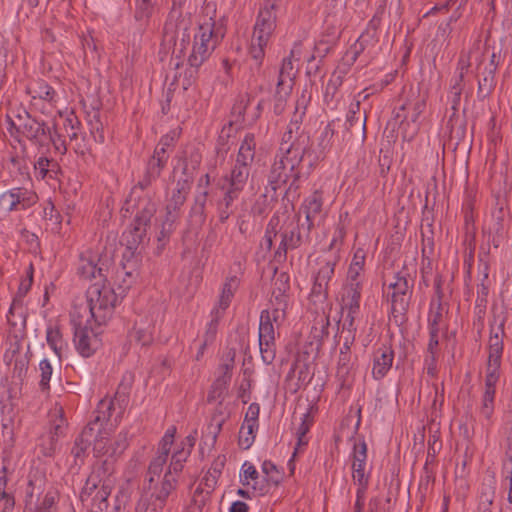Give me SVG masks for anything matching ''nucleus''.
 Segmentation results:
<instances>
[{
	"label": "nucleus",
	"mask_w": 512,
	"mask_h": 512,
	"mask_svg": "<svg viewBox=\"0 0 512 512\" xmlns=\"http://www.w3.org/2000/svg\"><path fill=\"white\" fill-rule=\"evenodd\" d=\"M394 361V350L389 344H382L373 351L372 355V377L379 381L383 379L390 369Z\"/></svg>",
	"instance_id": "obj_19"
},
{
	"label": "nucleus",
	"mask_w": 512,
	"mask_h": 512,
	"mask_svg": "<svg viewBox=\"0 0 512 512\" xmlns=\"http://www.w3.org/2000/svg\"><path fill=\"white\" fill-rule=\"evenodd\" d=\"M27 93L31 96L33 101L43 100L49 103L55 102V90L43 80L36 82L34 86L28 87Z\"/></svg>",
	"instance_id": "obj_33"
},
{
	"label": "nucleus",
	"mask_w": 512,
	"mask_h": 512,
	"mask_svg": "<svg viewBox=\"0 0 512 512\" xmlns=\"http://www.w3.org/2000/svg\"><path fill=\"white\" fill-rule=\"evenodd\" d=\"M156 0H134L135 21L141 28L149 25L150 19L155 12Z\"/></svg>",
	"instance_id": "obj_29"
},
{
	"label": "nucleus",
	"mask_w": 512,
	"mask_h": 512,
	"mask_svg": "<svg viewBox=\"0 0 512 512\" xmlns=\"http://www.w3.org/2000/svg\"><path fill=\"white\" fill-rule=\"evenodd\" d=\"M495 395L494 392L484 391L481 398V405L479 408L480 416L483 417L488 423H491L492 416L495 410Z\"/></svg>",
	"instance_id": "obj_41"
},
{
	"label": "nucleus",
	"mask_w": 512,
	"mask_h": 512,
	"mask_svg": "<svg viewBox=\"0 0 512 512\" xmlns=\"http://www.w3.org/2000/svg\"><path fill=\"white\" fill-rule=\"evenodd\" d=\"M201 156L199 154H192L190 160H185L182 173L185 178L179 179L176 182L175 188L172 190L170 198L167 200V207L181 211L187 196L190 193L193 181V172L199 167Z\"/></svg>",
	"instance_id": "obj_10"
},
{
	"label": "nucleus",
	"mask_w": 512,
	"mask_h": 512,
	"mask_svg": "<svg viewBox=\"0 0 512 512\" xmlns=\"http://www.w3.org/2000/svg\"><path fill=\"white\" fill-rule=\"evenodd\" d=\"M256 137L253 133H246L241 141L235 163L229 175L248 182L251 165L256 154Z\"/></svg>",
	"instance_id": "obj_11"
},
{
	"label": "nucleus",
	"mask_w": 512,
	"mask_h": 512,
	"mask_svg": "<svg viewBox=\"0 0 512 512\" xmlns=\"http://www.w3.org/2000/svg\"><path fill=\"white\" fill-rule=\"evenodd\" d=\"M175 434V426H171L166 430L158 445V455H162L168 458L171 446L173 445L174 442Z\"/></svg>",
	"instance_id": "obj_56"
},
{
	"label": "nucleus",
	"mask_w": 512,
	"mask_h": 512,
	"mask_svg": "<svg viewBox=\"0 0 512 512\" xmlns=\"http://www.w3.org/2000/svg\"><path fill=\"white\" fill-rule=\"evenodd\" d=\"M369 94H365V90L360 92L355 102L349 106L345 121V131L349 135V139L353 136L354 128L360 131V139L363 143L366 139V113L360 111L361 101L368 99Z\"/></svg>",
	"instance_id": "obj_18"
},
{
	"label": "nucleus",
	"mask_w": 512,
	"mask_h": 512,
	"mask_svg": "<svg viewBox=\"0 0 512 512\" xmlns=\"http://www.w3.org/2000/svg\"><path fill=\"white\" fill-rule=\"evenodd\" d=\"M174 32L175 47L179 52L177 57H184L190 49L187 62L193 66H202L225 37L226 27L222 20L217 22L212 18L194 26L190 14H180Z\"/></svg>",
	"instance_id": "obj_2"
},
{
	"label": "nucleus",
	"mask_w": 512,
	"mask_h": 512,
	"mask_svg": "<svg viewBox=\"0 0 512 512\" xmlns=\"http://www.w3.org/2000/svg\"><path fill=\"white\" fill-rule=\"evenodd\" d=\"M339 120L330 121L323 131L320 134L318 147H319V156L324 158L327 151H329L332 147V140L336 131V125L339 123Z\"/></svg>",
	"instance_id": "obj_35"
},
{
	"label": "nucleus",
	"mask_w": 512,
	"mask_h": 512,
	"mask_svg": "<svg viewBox=\"0 0 512 512\" xmlns=\"http://www.w3.org/2000/svg\"><path fill=\"white\" fill-rule=\"evenodd\" d=\"M361 293L362 282L347 281L343 286L341 295L342 309L351 311V314H358L360 311Z\"/></svg>",
	"instance_id": "obj_23"
},
{
	"label": "nucleus",
	"mask_w": 512,
	"mask_h": 512,
	"mask_svg": "<svg viewBox=\"0 0 512 512\" xmlns=\"http://www.w3.org/2000/svg\"><path fill=\"white\" fill-rule=\"evenodd\" d=\"M330 319L328 315L322 314L314 319L311 328V335L320 345L329 336Z\"/></svg>",
	"instance_id": "obj_36"
},
{
	"label": "nucleus",
	"mask_w": 512,
	"mask_h": 512,
	"mask_svg": "<svg viewBox=\"0 0 512 512\" xmlns=\"http://www.w3.org/2000/svg\"><path fill=\"white\" fill-rule=\"evenodd\" d=\"M238 286L239 279L236 276L228 277L222 286L218 302L212 310H218V312L224 316V313L230 306Z\"/></svg>",
	"instance_id": "obj_25"
},
{
	"label": "nucleus",
	"mask_w": 512,
	"mask_h": 512,
	"mask_svg": "<svg viewBox=\"0 0 512 512\" xmlns=\"http://www.w3.org/2000/svg\"><path fill=\"white\" fill-rule=\"evenodd\" d=\"M302 173L300 167L290 175L289 184L283 194V201L293 204L300 196V181Z\"/></svg>",
	"instance_id": "obj_37"
},
{
	"label": "nucleus",
	"mask_w": 512,
	"mask_h": 512,
	"mask_svg": "<svg viewBox=\"0 0 512 512\" xmlns=\"http://www.w3.org/2000/svg\"><path fill=\"white\" fill-rule=\"evenodd\" d=\"M247 185L246 181L225 174L217 183V187L222 191L221 197L214 199V193L210 196V202L214 203L216 214L221 224L227 222L236 210L235 201Z\"/></svg>",
	"instance_id": "obj_5"
},
{
	"label": "nucleus",
	"mask_w": 512,
	"mask_h": 512,
	"mask_svg": "<svg viewBox=\"0 0 512 512\" xmlns=\"http://www.w3.org/2000/svg\"><path fill=\"white\" fill-rule=\"evenodd\" d=\"M278 223H279V218L274 216L269 220V222L266 226V230H265V234H264L261 246L264 247L267 251H270L273 247L274 238L277 236V233H278V231H277Z\"/></svg>",
	"instance_id": "obj_54"
},
{
	"label": "nucleus",
	"mask_w": 512,
	"mask_h": 512,
	"mask_svg": "<svg viewBox=\"0 0 512 512\" xmlns=\"http://www.w3.org/2000/svg\"><path fill=\"white\" fill-rule=\"evenodd\" d=\"M162 171L163 169L148 161L143 176L132 187L122 207V211L126 213L135 212L133 222L122 235V240L125 244L124 269L129 277L136 275L138 265L137 249L144 243L147 231L151 226V220L157 211L156 203L144 192L156 182Z\"/></svg>",
	"instance_id": "obj_1"
},
{
	"label": "nucleus",
	"mask_w": 512,
	"mask_h": 512,
	"mask_svg": "<svg viewBox=\"0 0 512 512\" xmlns=\"http://www.w3.org/2000/svg\"><path fill=\"white\" fill-rule=\"evenodd\" d=\"M268 42L255 41L252 37L249 47V57L255 62L256 68H260L265 57V48Z\"/></svg>",
	"instance_id": "obj_52"
},
{
	"label": "nucleus",
	"mask_w": 512,
	"mask_h": 512,
	"mask_svg": "<svg viewBox=\"0 0 512 512\" xmlns=\"http://www.w3.org/2000/svg\"><path fill=\"white\" fill-rule=\"evenodd\" d=\"M289 290V276L286 273H280L273 283L271 296L272 311L277 325L286 318V310L289 305Z\"/></svg>",
	"instance_id": "obj_16"
},
{
	"label": "nucleus",
	"mask_w": 512,
	"mask_h": 512,
	"mask_svg": "<svg viewBox=\"0 0 512 512\" xmlns=\"http://www.w3.org/2000/svg\"><path fill=\"white\" fill-rule=\"evenodd\" d=\"M175 133L165 134L154 149L153 155L148 160L150 163L164 169L169 159L168 149L175 145Z\"/></svg>",
	"instance_id": "obj_24"
},
{
	"label": "nucleus",
	"mask_w": 512,
	"mask_h": 512,
	"mask_svg": "<svg viewBox=\"0 0 512 512\" xmlns=\"http://www.w3.org/2000/svg\"><path fill=\"white\" fill-rule=\"evenodd\" d=\"M189 456V451H186V448L180 447L178 448L172 455L171 463L166 472H170L171 476L174 474H178L183 469V463L187 460Z\"/></svg>",
	"instance_id": "obj_49"
},
{
	"label": "nucleus",
	"mask_w": 512,
	"mask_h": 512,
	"mask_svg": "<svg viewBox=\"0 0 512 512\" xmlns=\"http://www.w3.org/2000/svg\"><path fill=\"white\" fill-rule=\"evenodd\" d=\"M313 227L301 221L300 214L296 222H290L281 232V241L275 252L276 258L286 259L288 250L299 248L303 244L311 242V231Z\"/></svg>",
	"instance_id": "obj_7"
},
{
	"label": "nucleus",
	"mask_w": 512,
	"mask_h": 512,
	"mask_svg": "<svg viewBox=\"0 0 512 512\" xmlns=\"http://www.w3.org/2000/svg\"><path fill=\"white\" fill-rule=\"evenodd\" d=\"M295 54V47L290 51V55L282 60L281 67L278 73L276 86L288 89H293L296 71L293 65V57Z\"/></svg>",
	"instance_id": "obj_27"
},
{
	"label": "nucleus",
	"mask_w": 512,
	"mask_h": 512,
	"mask_svg": "<svg viewBox=\"0 0 512 512\" xmlns=\"http://www.w3.org/2000/svg\"><path fill=\"white\" fill-rule=\"evenodd\" d=\"M40 382L39 388L42 392H48L50 389V380L52 376V366L48 359H43L39 363Z\"/></svg>",
	"instance_id": "obj_55"
},
{
	"label": "nucleus",
	"mask_w": 512,
	"mask_h": 512,
	"mask_svg": "<svg viewBox=\"0 0 512 512\" xmlns=\"http://www.w3.org/2000/svg\"><path fill=\"white\" fill-rule=\"evenodd\" d=\"M108 465V461L105 460L101 463V465L93 469L92 473L86 479L84 487L82 488L81 498L84 496L89 497L95 491L102 480V476L109 473Z\"/></svg>",
	"instance_id": "obj_31"
},
{
	"label": "nucleus",
	"mask_w": 512,
	"mask_h": 512,
	"mask_svg": "<svg viewBox=\"0 0 512 512\" xmlns=\"http://www.w3.org/2000/svg\"><path fill=\"white\" fill-rule=\"evenodd\" d=\"M90 446L91 444H85L82 438L76 437L73 447L71 448V455L74 458V462L71 465L72 469H79L84 464Z\"/></svg>",
	"instance_id": "obj_39"
},
{
	"label": "nucleus",
	"mask_w": 512,
	"mask_h": 512,
	"mask_svg": "<svg viewBox=\"0 0 512 512\" xmlns=\"http://www.w3.org/2000/svg\"><path fill=\"white\" fill-rule=\"evenodd\" d=\"M154 326L147 322H135L132 330L128 334L129 341L141 345L149 346L153 342Z\"/></svg>",
	"instance_id": "obj_26"
},
{
	"label": "nucleus",
	"mask_w": 512,
	"mask_h": 512,
	"mask_svg": "<svg viewBox=\"0 0 512 512\" xmlns=\"http://www.w3.org/2000/svg\"><path fill=\"white\" fill-rule=\"evenodd\" d=\"M328 299V286L315 282L313 280V285L311 288V292L309 295L310 302L318 307L319 305H323Z\"/></svg>",
	"instance_id": "obj_48"
},
{
	"label": "nucleus",
	"mask_w": 512,
	"mask_h": 512,
	"mask_svg": "<svg viewBox=\"0 0 512 512\" xmlns=\"http://www.w3.org/2000/svg\"><path fill=\"white\" fill-rule=\"evenodd\" d=\"M137 256L138 265L136 275L134 277H129L128 274L125 273L127 271L124 269V253L122 254L120 268L117 270V278L119 279L122 277V280L118 283V293L115 292L109 283L104 281H96L88 288L86 292L88 308L90 316L96 324H105L107 320L110 319L117 305L118 299L123 298L133 283H135L139 276V266L141 261L139 248L137 249Z\"/></svg>",
	"instance_id": "obj_3"
},
{
	"label": "nucleus",
	"mask_w": 512,
	"mask_h": 512,
	"mask_svg": "<svg viewBox=\"0 0 512 512\" xmlns=\"http://www.w3.org/2000/svg\"><path fill=\"white\" fill-rule=\"evenodd\" d=\"M231 378L232 374L222 373L215 379L207 396L208 402H213L224 397Z\"/></svg>",
	"instance_id": "obj_34"
},
{
	"label": "nucleus",
	"mask_w": 512,
	"mask_h": 512,
	"mask_svg": "<svg viewBox=\"0 0 512 512\" xmlns=\"http://www.w3.org/2000/svg\"><path fill=\"white\" fill-rule=\"evenodd\" d=\"M113 412V402L103 399L99 401L96 410L93 412V419L84 427L78 437L82 438L85 444H92L96 438L107 434L104 425L110 420Z\"/></svg>",
	"instance_id": "obj_14"
},
{
	"label": "nucleus",
	"mask_w": 512,
	"mask_h": 512,
	"mask_svg": "<svg viewBox=\"0 0 512 512\" xmlns=\"http://www.w3.org/2000/svg\"><path fill=\"white\" fill-rule=\"evenodd\" d=\"M59 439L51 434L43 435L40 439V451L45 457L54 456L58 448Z\"/></svg>",
	"instance_id": "obj_57"
},
{
	"label": "nucleus",
	"mask_w": 512,
	"mask_h": 512,
	"mask_svg": "<svg viewBox=\"0 0 512 512\" xmlns=\"http://www.w3.org/2000/svg\"><path fill=\"white\" fill-rule=\"evenodd\" d=\"M208 197L209 196L205 195V192L195 193L194 201L189 212L191 225L201 227L205 223L207 218L206 205Z\"/></svg>",
	"instance_id": "obj_30"
},
{
	"label": "nucleus",
	"mask_w": 512,
	"mask_h": 512,
	"mask_svg": "<svg viewBox=\"0 0 512 512\" xmlns=\"http://www.w3.org/2000/svg\"><path fill=\"white\" fill-rule=\"evenodd\" d=\"M292 90L293 89L288 88L282 89L281 87L276 86L273 106V112L276 115H281L284 112L287 99L289 98Z\"/></svg>",
	"instance_id": "obj_53"
},
{
	"label": "nucleus",
	"mask_w": 512,
	"mask_h": 512,
	"mask_svg": "<svg viewBox=\"0 0 512 512\" xmlns=\"http://www.w3.org/2000/svg\"><path fill=\"white\" fill-rule=\"evenodd\" d=\"M257 430L258 426L242 424L238 439V444L242 449L247 450L253 445Z\"/></svg>",
	"instance_id": "obj_43"
},
{
	"label": "nucleus",
	"mask_w": 512,
	"mask_h": 512,
	"mask_svg": "<svg viewBox=\"0 0 512 512\" xmlns=\"http://www.w3.org/2000/svg\"><path fill=\"white\" fill-rule=\"evenodd\" d=\"M226 462L225 455H219L212 463L211 468L208 471L209 476L206 477V486L213 487L218 477L221 475Z\"/></svg>",
	"instance_id": "obj_51"
},
{
	"label": "nucleus",
	"mask_w": 512,
	"mask_h": 512,
	"mask_svg": "<svg viewBox=\"0 0 512 512\" xmlns=\"http://www.w3.org/2000/svg\"><path fill=\"white\" fill-rule=\"evenodd\" d=\"M304 159L277 152L267 174V185L263 197L271 191V201H277V191L288 183L290 175L295 172Z\"/></svg>",
	"instance_id": "obj_6"
},
{
	"label": "nucleus",
	"mask_w": 512,
	"mask_h": 512,
	"mask_svg": "<svg viewBox=\"0 0 512 512\" xmlns=\"http://www.w3.org/2000/svg\"><path fill=\"white\" fill-rule=\"evenodd\" d=\"M46 341L57 356H61L63 338L58 327L49 326L46 331Z\"/></svg>",
	"instance_id": "obj_45"
},
{
	"label": "nucleus",
	"mask_w": 512,
	"mask_h": 512,
	"mask_svg": "<svg viewBox=\"0 0 512 512\" xmlns=\"http://www.w3.org/2000/svg\"><path fill=\"white\" fill-rule=\"evenodd\" d=\"M323 191L315 190L303 201L300 207V213L305 215L303 222L309 224L311 227L319 225L324 219L323 215Z\"/></svg>",
	"instance_id": "obj_21"
},
{
	"label": "nucleus",
	"mask_w": 512,
	"mask_h": 512,
	"mask_svg": "<svg viewBox=\"0 0 512 512\" xmlns=\"http://www.w3.org/2000/svg\"><path fill=\"white\" fill-rule=\"evenodd\" d=\"M371 41L369 37H367L364 34H361L359 38L356 40V42L350 47V50L347 52L346 57L350 58L347 60V65L351 66L353 65L360 54L365 50L367 43Z\"/></svg>",
	"instance_id": "obj_50"
},
{
	"label": "nucleus",
	"mask_w": 512,
	"mask_h": 512,
	"mask_svg": "<svg viewBox=\"0 0 512 512\" xmlns=\"http://www.w3.org/2000/svg\"><path fill=\"white\" fill-rule=\"evenodd\" d=\"M10 192L13 193L12 199L14 200L16 211L26 210L33 206L38 200L35 192L24 187H14L10 189Z\"/></svg>",
	"instance_id": "obj_32"
},
{
	"label": "nucleus",
	"mask_w": 512,
	"mask_h": 512,
	"mask_svg": "<svg viewBox=\"0 0 512 512\" xmlns=\"http://www.w3.org/2000/svg\"><path fill=\"white\" fill-rule=\"evenodd\" d=\"M24 113V122L17 128V133L22 134L40 151H48L52 139L51 127L45 121L32 117L28 112Z\"/></svg>",
	"instance_id": "obj_9"
},
{
	"label": "nucleus",
	"mask_w": 512,
	"mask_h": 512,
	"mask_svg": "<svg viewBox=\"0 0 512 512\" xmlns=\"http://www.w3.org/2000/svg\"><path fill=\"white\" fill-rule=\"evenodd\" d=\"M146 480L136 502L135 512H163L169 497L177 489L178 480L170 472L164 474L160 483H154L152 476Z\"/></svg>",
	"instance_id": "obj_4"
},
{
	"label": "nucleus",
	"mask_w": 512,
	"mask_h": 512,
	"mask_svg": "<svg viewBox=\"0 0 512 512\" xmlns=\"http://www.w3.org/2000/svg\"><path fill=\"white\" fill-rule=\"evenodd\" d=\"M496 72L490 68L483 67V56L477 59L476 80H477V99L484 101L494 92L497 84Z\"/></svg>",
	"instance_id": "obj_20"
},
{
	"label": "nucleus",
	"mask_w": 512,
	"mask_h": 512,
	"mask_svg": "<svg viewBox=\"0 0 512 512\" xmlns=\"http://www.w3.org/2000/svg\"><path fill=\"white\" fill-rule=\"evenodd\" d=\"M276 28V13L271 8L260 9L253 31L255 41L269 42Z\"/></svg>",
	"instance_id": "obj_22"
},
{
	"label": "nucleus",
	"mask_w": 512,
	"mask_h": 512,
	"mask_svg": "<svg viewBox=\"0 0 512 512\" xmlns=\"http://www.w3.org/2000/svg\"><path fill=\"white\" fill-rule=\"evenodd\" d=\"M366 463L352 462V478L358 488H368L369 475L365 473Z\"/></svg>",
	"instance_id": "obj_58"
},
{
	"label": "nucleus",
	"mask_w": 512,
	"mask_h": 512,
	"mask_svg": "<svg viewBox=\"0 0 512 512\" xmlns=\"http://www.w3.org/2000/svg\"><path fill=\"white\" fill-rule=\"evenodd\" d=\"M408 105L409 123L417 124L420 115L426 108V101L420 98H416L413 101L408 99Z\"/></svg>",
	"instance_id": "obj_62"
},
{
	"label": "nucleus",
	"mask_w": 512,
	"mask_h": 512,
	"mask_svg": "<svg viewBox=\"0 0 512 512\" xmlns=\"http://www.w3.org/2000/svg\"><path fill=\"white\" fill-rule=\"evenodd\" d=\"M63 126L70 141H77L81 129V122L73 111H70L66 115Z\"/></svg>",
	"instance_id": "obj_42"
},
{
	"label": "nucleus",
	"mask_w": 512,
	"mask_h": 512,
	"mask_svg": "<svg viewBox=\"0 0 512 512\" xmlns=\"http://www.w3.org/2000/svg\"><path fill=\"white\" fill-rule=\"evenodd\" d=\"M350 440L354 441L352 448V462L356 463H366L367 462V444L365 442L364 436L355 439L354 436L350 438Z\"/></svg>",
	"instance_id": "obj_47"
},
{
	"label": "nucleus",
	"mask_w": 512,
	"mask_h": 512,
	"mask_svg": "<svg viewBox=\"0 0 512 512\" xmlns=\"http://www.w3.org/2000/svg\"><path fill=\"white\" fill-rule=\"evenodd\" d=\"M384 13V8L379 7L376 13L373 15L372 19L368 22L367 28L362 33L369 37V39L374 40L376 38L377 30L381 24L382 15Z\"/></svg>",
	"instance_id": "obj_63"
},
{
	"label": "nucleus",
	"mask_w": 512,
	"mask_h": 512,
	"mask_svg": "<svg viewBox=\"0 0 512 512\" xmlns=\"http://www.w3.org/2000/svg\"><path fill=\"white\" fill-rule=\"evenodd\" d=\"M222 317L223 315H221L218 310L211 311V321L208 323L206 332L203 336V340H205L206 343H212L215 340L218 325Z\"/></svg>",
	"instance_id": "obj_61"
},
{
	"label": "nucleus",
	"mask_w": 512,
	"mask_h": 512,
	"mask_svg": "<svg viewBox=\"0 0 512 512\" xmlns=\"http://www.w3.org/2000/svg\"><path fill=\"white\" fill-rule=\"evenodd\" d=\"M408 99H405L399 106L395 107L393 114L394 120L399 122V128L402 130L403 138H408L407 129L404 128V125L409 126V114H408ZM418 126L416 125L413 133L409 136V139L413 137V135L417 132Z\"/></svg>",
	"instance_id": "obj_38"
},
{
	"label": "nucleus",
	"mask_w": 512,
	"mask_h": 512,
	"mask_svg": "<svg viewBox=\"0 0 512 512\" xmlns=\"http://www.w3.org/2000/svg\"><path fill=\"white\" fill-rule=\"evenodd\" d=\"M74 330V343L79 354L85 358L92 356L99 346L97 333L81 320H71Z\"/></svg>",
	"instance_id": "obj_17"
},
{
	"label": "nucleus",
	"mask_w": 512,
	"mask_h": 512,
	"mask_svg": "<svg viewBox=\"0 0 512 512\" xmlns=\"http://www.w3.org/2000/svg\"><path fill=\"white\" fill-rule=\"evenodd\" d=\"M188 67L185 69L182 78V87L188 90L198 79L199 68L201 66H193L191 62H187Z\"/></svg>",
	"instance_id": "obj_64"
},
{
	"label": "nucleus",
	"mask_w": 512,
	"mask_h": 512,
	"mask_svg": "<svg viewBox=\"0 0 512 512\" xmlns=\"http://www.w3.org/2000/svg\"><path fill=\"white\" fill-rule=\"evenodd\" d=\"M364 262L365 256L361 253V251H357L354 254L352 262L349 266L347 281L361 282L359 277L361 271L363 270Z\"/></svg>",
	"instance_id": "obj_46"
},
{
	"label": "nucleus",
	"mask_w": 512,
	"mask_h": 512,
	"mask_svg": "<svg viewBox=\"0 0 512 512\" xmlns=\"http://www.w3.org/2000/svg\"><path fill=\"white\" fill-rule=\"evenodd\" d=\"M273 311L263 310L259 321V348L265 364H271L275 359V329Z\"/></svg>",
	"instance_id": "obj_12"
},
{
	"label": "nucleus",
	"mask_w": 512,
	"mask_h": 512,
	"mask_svg": "<svg viewBox=\"0 0 512 512\" xmlns=\"http://www.w3.org/2000/svg\"><path fill=\"white\" fill-rule=\"evenodd\" d=\"M259 478V473L255 466L250 462L246 461L242 465V474L240 475V482L242 485H249V480L254 481L253 490H258L260 494H264L266 491L264 487H257V479Z\"/></svg>",
	"instance_id": "obj_40"
},
{
	"label": "nucleus",
	"mask_w": 512,
	"mask_h": 512,
	"mask_svg": "<svg viewBox=\"0 0 512 512\" xmlns=\"http://www.w3.org/2000/svg\"><path fill=\"white\" fill-rule=\"evenodd\" d=\"M437 299H432L430 302V309L428 314V329L429 332H440V324L443 319V305H442V292L440 285H436Z\"/></svg>",
	"instance_id": "obj_28"
},
{
	"label": "nucleus",
	"mask_w": 512,
	"mask_h": 512,
	"mask_svg": "<svg viewBox=\"0 0 512 512\" xmlns=\"http://www.w3.org/2000/svg\"><path fill=\"white\" fill-rule=\"evenodd\" d=\"M112 264V258L107 254L98 255L87 250L79 256L77 275L84 280L96 279L97 281L107 282Z\"/></svg>",
	"instance_id": "obj_8"
},
{
	"label": "nucleus",
	"mask_w": 512,
	"mask_h": 512,
	"mask_svg": "<svg viewBox=\"0 0 512 512\" xmlns=\"http://www.w3.org/2000/svg\"><path fill=\"white\" fill-rule=\"evenodd\" d=\"M336 260L325 261L317 273L313 276V280L318 283H322L326 286L329 285L334 272H335Z\"/></svg>",
	"instance_id": "obj_44"
},
{
	"label": "nucleus",
	"mask_w": 512,
	"mask_h": 512,
	"mask_svg": "<svg viewBox=\"0 0 512 512\" xmlns=\"http://www.w3.org/2000/svg\"><path fill=\"white\" fill-rule=\"evenodd\" d=\"M414 281L406 271H399L395 292L388 293L391 302V315L396 319L405 316L413 294Z\"/></svg>",
	"instance_id": "obj_13"
},
{
	"label": "nucleus",
	"mask_w": 512,
	"mask_h": 512,
	"mask_svg": "<svg viewBox=\"0 0 512 512\" xmlns=\"http://www.w3.org/2000/svg\"><path fill=\"white\" fill-rule=\"evenodd\" d=\"M311 148L310 136L304 130L287 126L278 149L279 153L304 159Z\"/></svg>",
	"instance_id": "obj_15"
},
{
	"label": "nucleus",
	"mask_w": 512,
	"mask_h": 512,
	"mask_svg": "<svg viewBox=\"0 0 512 512\" xmlns=\"http://www.w3.org/2000/svg\"><path fill=\"white\" fill-rule=\"evenodd\" d=\"M457 21V17L451 15L447 20L439 23L436 32V38L447 42V46L450 43V36L453 31L452 24Z\"/></svg>",
	"instance_id": "obj_60"
},
{
	"label": "nucleus",
	"mask_w": 512,
	"mask_h": 512,
	"mask_svg": "<svg viewBox=\"0 0 512 512\" xmlns=\"http://www.w3.org/2000/svg\"><path fill=\"white\" fill-rule=\"evenodd\" d=\"M58 495L55 491H47L35 512H57Z\"/></svg>",
	"instance_id": "obj_59"
}]
</instances>
